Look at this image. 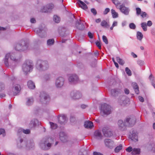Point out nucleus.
<instances>
[{"mask_svg": "<svg viewBox=\"0 0 155 155\" xmlns=\"http://www.w3.org/2000/svg\"><path fill=\"white\" fill-rule=\"evenodd\" d=\"M13 55V53H8L6 54L4 61L6 67L12 68L16 65L18 60L15 58Z\"/></svg>", "mask_w": 155, "mask_h": 155, "instance_id": "1", "label": "nucleus"}, {"mask_svg": "<svg viewBox=\"0 0 155 155\" xmlns=\"http://www.w3.org/2000/svg\"><path fill=\"white\" fill-rule=\"evenodd\" d=\"M53 141V139L51 138L46 137L41 140L40 146L43 150H48L51 147Z\"/></svg>", "mask_w": 155, "mask_h": 155, "instance_id": "2", "label": "nucleus"}, {"mask_svg": "<svg viewBox=\"0 0 155 155\" xmlns=\"http://www.w3.org/2000/svg\"><path fill=\"white\" fill-rule=\"evenodd\" d=\"M25 146L27 150L33 148L35 146L33 141L32 140H30L28 142L27 144L25 141H23L22 139H20L19 140L17 141V147L18 148H22L24 147Z\"/></svg>", "mask_w": 155, "mask_h": 155, "instance_id": "3", "label": "nucleus"}, {"mask_svg": "<svg viewBox=\"0 0 155 155\" xmlns=\"http://www.w3.org/2000/svg\"><path fill=\"white\" fill-rule=\"evenodd\" d=\"M101 114L102 116H107L110 114L111 112V107L106 103L102 104L100 108Z\"/></svg>", "mask_w": 155, "mask_h": 155, "instance_id": "4", "label": "nucleus"}, {"mask_svg": "<svg viewBox=\"0 0 155 155\" xmlns=\"http://www.w3.org/2000/svg\"><path fill=\"white\" fill-rule=\"evenodd\" d=\"M36 68L39 71H45L47 70L49 67L48 62L46 61L41 60H38L36 64Z\"/></svg>", "mask_w": 155, "mask_h": 155, "instance_id": "5", "label": "nucleus"}, {"mask_svg": "<svg viewBox=\"0 0 155 155\" xmlns=\"http://www.w3.org/2000/svg\"><path fill=\"white\" fill-rule=\"evenodd\" d=\"M28 46V44L26 41L21 40L19 44L16 45L15 49L18 51H24L27 49Z\"/></svg>", "mask_w": 155, "mask_h": 155, "instance_id": "6", "label": "nucleus"}, {"mask_svg": "<svg viewBox=\"0 0 155 155\" xmlns=\"http://www.w3.org/2000/svg\"><path fill=\"white\" fill-rule=\"evenodd\" d=\"M33 64L31 61L28 60L25 63L22 65V69L23 71L25 73H27L30 72L33 69Z\"/></svg>", "mask_w": 155, "mask_h": 155, "instance_id": "7", "label": "nucleus"}, {"mask_svg": "<svg viewBox=\"0 0 155 155\" xmlns=\"http://www.w3.org/2000/svg\"><path fill=\"white\" fill-rule=\"evenodd\" d=\"M40 97V101L44 104H46L50 100L49 96L44 91L41 92Z\"/></svg>", "mask_w": 155, "mask_h": 155, "instance_id": "8", "label": "nucleus"}, {"mask_svg": "<svg viewBox=\"0 0 155 155\" xmlns=\"http://www.w3.org/2000/svg\"><path fill=\"white\" fill-rule=\"evenodd\" d=\"M47 30L46 28L45 27L44 24L40 26L38 28H36L35 29L34 31L41 38L43 37L44 36H42L41 34V33H43Z\"/></svg>", "mask_w": 155, "mask_h": 155, "instance_id": "9", "label": "nucleus"}, {"mask_svg": "<svg viewBox=\"0 0 155 155\" xmlns=\"http://www.w3.org/2000/svg\"><path fill=\"white\" fill-rule=\"evenodd\" d=\"M104 143L106 147L110 149H112L115 145L114 141L112 140L109 139H105Z\"/></svg>", "mask_w": 155, "mask_h": 155, "instance_id": "10", "label": "nucleus"}, {"mask_svg": "<svg viewBox=\"0 0 155 155\" xmlns=\"http://www.w3.org/2000/svg\"><path fill=\"white\" fill-rule=\"evenodd\" d=\"M64 78L61 77L58 78L55 81V86L57 88L62 87L64 85Z\"/></svg>", "mask_w": 155, "mask_h": 155, "instance_id": "11", "label": "nucleus"}, {"mask_svg": "<svg viewBox=\"0 0 155 155\" xmlns=\"http://www.w3.org/2000/svg\"><path fill=\"white\" fill-rule=\"evenodd\" d=\"M70 95L71 98L74 99H78L81 97L82 95L81 93L77 91H74L71 92Z\"/></svg>", "mask_w": 155, "mask_h": 155, "instance_id": "12", "label": "nucleus"}, {"mask_svg": "<svg viewBox=\"0 0 155 155\" xmlns=\"http://www.w3.org/2000/svg\"><path fill=\"white\" fill-rule=\"evenodd\" d=\"M118 8L120 11L125 15H128L129 14L130 11L129 8L124 5H120Z\"/></svg>", "mask_w": 155, "mask_h": 155, "instance_id": "13", "label": "nucleus"}, {"mask_svg": "<svg viewBox=\"0 0 155 155\" xmlns=\"http://www.w3.org/2000/svg\"><path fill=\"white\" fill-rule=\"evenodd\" d=\"M102 132L104 136L106 137H110L112 136L113 133L109 128L104 127L103 128Z\"/></svg>", "mask_w": 155, "mask_h": 155, "instance_id": "14", "label": "nucleus"}, {"mask_svg": "<svg viewBox=\"0 0 155 155\" xmlns=\"http://www.w3.org/2000/svg\"><path fill=\"white\" fill-rule=\"evenodd\" d=\"M118 128L121 131L126 130V126L127 125L126 122L124 123L122 120H119L118 122Z\"/></svg>", "mask_w": 155, "mask_h": 155, "instance_id": "15", "label": "nucleus"}, {"mask_svg": "<svg viewBox=\"0 0 155 155\" xmlns=\"http://www.w3.org/2000/svg\"><path fill=\"white\" fill-rule=\"evenodd\" d=\"M78 79V76L75 74H70L68 79L69 82L71 84L76 83Z\"/></svg>", "mask_w": 155, "mask_h": 155, "instance_id": "16", "label": "nucleus"}, {"mask_svg": "<svg viewBox=\"0 0 155 155\" xmlns=\"http://www.w3.org/2000/svg\"><path fill=\"white\" fill-rule=\"evenodd\" d=\"M67 121L66 116L64 114L60 115L58 119V122L61 125H64Z\"/></svg>", "mask_w": 155, "mask_h": 155, "instance_id": "17", "label": "nucleus"}, {"mask_svg": "<svg viewBox=\"0 0 155 155\" xmlns=\"http://www.w3.org/2000/svg\"><path fill=\"white\" fill-rule=\"evenodd\" d=\"M136 120L135 117L127 118L126 121L127 123V125L130 126H132L135 124Z\"/></svg>", "mask_w": 155, "mask_h": 155, "instance_id": "18", "label": "nucleus"}, {"mask_svg": "<svg viewBox=\"0 0 155 155\" xmlns=\"http://www.w3.org/2000/svg\"><path fill=\"white\" fill-rule=\"evenodd\" d=\"M54 7V5L52 3L47 5L43 7L41 11L44 12H47L49 11Z\"/></svg>", "mask_w": 155, "mask_h": 155, "instance_id": "19", "label": "nucleus"}, {"mask_svg": "<svg viewBox=\"0 0 155 155\" xmlns=\"http://www.w3.org/2000/svg\"><path fill=\"white\" fill-rule=\"evenodd\" d=\"M129 100L125 96H122L119 101L120 104L122 105H125L129 102Z\"/></svg>", "mask_w": 155, "mask_h": 155, "instance_id": "20", "label": "nucleus"}, {"mask_svg": "<svg viewBox=\"0 0 155 155\" xmlns=\"http://www.w3.org/2000/svg\"><path fill=\"white\" fill-rule=\"evenodd\" d=\"M59 138L63 142H65L67 141V136L64 132H60L59 134Z\"/></svg>", "mask_w": 155, "mask_h": 155, "instance_id": "21", "label": "nucleus"}, {"mask_svg": "<svg viewBox=\"0 0 155 155\" xmlns=\"http://www.w3.org/2000/svg\"><path fill=\"white\" fill-rule=\"evenodd\" d=\"M131 138L132 140L136 142L138 141L137 133L136 130H134L132 131V132L131 133Z\"/></svg>", "mask_w": 155, "mask_h": 155, "instance_id": "22", "label": "nucleus"}, {"mask_svg": "<svg viewBox=\"0 0 155 155\" xmlns=\"http://www.w3.org/2000/svg\"><path fill=\"white\" fill-rule=\"evenodd\" d=\"M94 136L95 139L98 140L101 139L103 137L101 131L99 130H96L94 132Z\"/></svg>", "mask_w": 155, "mask_h": 155, "instance_id": "23", "label": "nucleus"}, {"mask_svg": "<svg viewBox=\"0 0 155 155\" xmlns=\"http://www.w3.org/2000/svg\"><path fill=\"white\" fill-rule=\"evenodd\" d=\"M13 90V94L14 95H17L20 91L21 87L19 85L17 84L15 86Z\"/></svg>", "mask_w": 155, "mask_h": 155, "instance_id": "24", "label": "nucleus"}, {"mask_svg": "<svg viewBox=\"0 0 155 155\" xmlns=\"http://www.w3.org/2000/svg\"><path fill=\"white\" fill-rule=\"evenodd\" d=\"M79 7L84 10H86L87 8V5L83 2L80 0H78L77 3Z\"/></svg>", "mask_w": 155, "mask_h": 155, "instance_id": "25", "label": "nucleus"}, {"mask_svg": "<svg viewBox=\"0 0 155 155\" xmlns=\"http://www.w3.org/2000/svg\"><path fill=\"white\" fill-rule=\"evenodd\" d=\"M121 90L118 89H114L111 90V93L112 95L116 96L120 93Z\"/></svg>", "mask_w": 155, "mask_h": 155, "instance_id": "26", "label": "nucleus"}, {"mask_svg": "<svg viewBox=\"0 0 155 155\" xmlns=\"http://www.w3.org/2000/svg\"><path fill=\"white\" fill-rule=\"evenodd\" d=\"M84 127L87 128H91L93 126V123L90 121H86L84 123Z\"/></svg>", "mask_w": 155, "mask_h": 155, "instance_id": "27", "label": "nucleus"}, {"mask_svg": "<svg viewBox=\"0 0 155 155\" xmlns=\"http://www.w3.org/2000/svg\"><path fill=\"white\" fill-rule=\"evenodd\" d=\"M76 26L77 28L80 30H82L84 28V26L83 23L78 21L76 22Z\"/></svg>", "mask_w": 155, "mask_h": 155, "instance_id": "28", "label": "nucleus"}, {"mask_svg": "<svg viewBox=\"0 0 155 155\" xmlns=\"http://www.w3.org/2000/svg\"><path fill=\"white\" fill-rule=\"evenodd\" d=\"M27 85L28 88L30 89H33L35 87L34 83L31 80L28 81Z\"/></svg>", "mask_w": 155, "mask_h": 155, "instance_id": "29", "label": "nucleus"}, {"mask_svg": "<svg viewBox=\"0 0 155 155\" xmlns=\"http://www.w3.org/2000/svg\"><path fill=\"white\" fill-rule=\"evenodd\" d=\"M132 86L134 88L135 93L137 94H139V90L138 86L137 84L135 82H133L132 84Z\"/></svg>", "mask_w": 155, "mask_h": 155, "instance_id": "30", "label": "nucleus"}, {"mask_svg": "<svg viewBox=\"0 0 155 155\" xmlns=\"http://www.w3.org/2000/svg\"><path fill=\"white\" fill-rule=\"evenodd\" d=\"M101 25L102 27L105 28H107L110 26L109 22V21H107L105 20H103L101 22Z\"/></svg>", "mask_w": 155, "mask_h": 155, "instance_id": "31", "label": "nucleus"}, {"mask_svg": "<svg viewBox=\"0 0 155 155\" xmlns=\"http://www.w3.org/2000/svg\"><path fill=\"white\" fill-rule=\"evenodd\" d=\"M27 101L26 102V105L28 106H29L32 104L34 101V100L32 97H30L28 98L27 99Z\"/></svg>", "mask_w": 155, "mask_h": 155, "instance_id": "32", "label": "nucleus"}, {"mask_svg": "<svg viewBox=\"0 0 155 155\" xmlns=\"http://www.w3.org/2000/svg\"><path fill=\"white\" fill-rule=\"evenodd\" d=\"M143 35L140 31H137V39L141 41L143 38Z\"/></svg>", "mask_w": 155, "mask_h": 155, "instance_id": "33", "label": "nucleus"}, {"mask_svg": "<svg viewBox=\"0 0 155 155\" xmlns=\"http://www.w3.org/2000/svg\"><path fill=\"white\" fill-rule=\"evenodd\" d=\"M38 122V120L36 119H34L30 122V127H31L35 126L37 123Z\"/></svg>", "mask_w": 155, "mask_h": 155, "instance_id": "34", "label": "nucleus"}, {"mask_svg": "<svg viewBox=\"0 0 155 155\" xmlns=\"http://www.w3.org/2000/svg\"><path fill=\"white\" fill-rule=\"evenodd\" d=\"M140 149L139 148H134L133 149L131 153L132 155H136L139 154L140 152Z\"/></svg>", "mask_w": 155, "mask_h": 155, "instance_id": "35", "label": "nucleus"}, {"mask_svg": "<svg viewBox=\"0 0 155 155\" xmlns=\"http://www.w3.org/2000/svg\"><path fill=\"white\" fill-rule=\"evenodd\" d=\"M111 13L113 18H115L118 17V14L114 10L112 9L111 10Z\"/></svg>", "mask_w": 155, "mask_h": 155, "instance_id": "36", "label": "nucleus"}, {"mask_svg": "<svg viewBox=\"0 0 155 155\" xmlns=\"http://www.w3.org/2000/svg\"><path fill=\"white\" fill-rule=\"evenodd\" d=\"M141 27L144 31H146L147 30V24L145 22H142L141 24Z\"/></svg>", "mask_w": 155, "mask_h": 155, "instance_id": "37", "label": "nucleus"}, {"mask_svg": "<svg viewBox=\"0 0 155 155\" xmlns=\"http://www.w3.org/2000/svg\"><path fill=\"white\" fill-rule=\"evenodd\" d=\"M122 144H120L119 146H117L114 149L115 152L116 153H118L122 149Z\"/></svg>", "mask_w": 155, "mask_h": 155, "instance_id": "38", "label": "nucleus"}, {"mask_svg": "<svg viewBox=\"0 0 155 155\" xmlns=\"http://www.w3.org/2000/svg\"><path fill=\"white\" fill-rule=\"evenodd\" d=\"M53 19L56 23H58L60 21V18L57 15H54Z\"/></svg>", "mask_w": 155, "mask_h": 155, "instance_id": "39", "label": "nucleus"}, {"mask_svg": "<svg viewBox=\"0 0 155 155\" xmlns=\"http://www.w3.org/2000/svg\"><path fill=\"white\" fill-rule=\"evenodd\" d=\"M54 41L53 39H50L48 40L47 41V44L48 46H51L52 45L54 42Z\"/></svg>", "mask_w": 155, "mask_h": 155, "instance_id": "40", "label": "nucleus"}, {"mask_svg": "<svg viewBox=\"0 0 155 155\" xmlns=\"http://www.w3.org/2000/svg\"><path fill=\"white\" fill-rule=\"evenodd\" d=\"M116 60L118 63L121 65H123L124 64V61L122 59H120L119 57H116Z\"/></svg>", "mask_w": 155, "mask_h": 155, "instance_id": "41", "label": "nucleus"}, {"mask_svg": "<svg viewBox=\"0 0 155 155\" xmlns=\"http://www.w3.org/2000/svg\"><path fill=\"white\" fill-rule=\"evenodd\" d=\"M122 5H130V2L128 0H122Z\"/></svg>", "mask_w": 155, "mask_h": 155, "instance_id": "42", "label": "nucleus"}, {"mask_svg": "<svg viewBox=\"0 0 155 155\" xmlns=\"http://www.w3.org/2000/svg\"><path fill=\"white\" fill-rule=\"evenodd\" d=\"M50 125L52 129H55L57 127V125L56 124H55L51 122H49Z\"/></svg>", "mask_w": 155, "mask_h": 155, "instance_id": "43", "label": "nucleus"}, {"mask_svg": "<svg viewBox=\"0 0 155 155\" xmlns=\"http://www.w3.org/2000/svg\"><path fill=\"white\" fill-rule=\"evenodd\" d=\"M137 64L140 66H143L144 64V61L141 60H138L137 61Z\"/></svg>", "mask_w": 155, "mask_h": 155, "instance_id": "44", "label": "nucleus"}, {"mask_svg": "<svg viewBox=\"0 0 155 155\" xmlns=\"http://www.w3.org/2000/svg\"><path fill=\"white\" fill-rule=\"evenodd\" d=\"M149 79L151 81L152 84H153V83H155V79L154 77L151 74L150 75Z\"/></svg>", "mask_w": 155, "mask_h": 155, "instance_id": "45", "label": "nucleus"}, {"mask_svg": "<svg viewBox=\"0 0 155 155\" xmlns=\"http://www.w3.org/2000/svg\"><path fill=\"white\" fill-rule=\"evenodd\" d=\"M125 71L127 74L129 76H130L131 75V71L127 67H126L125 68Z\"/></svg>", "mask_w": 155, "mask_h": 155, "instance_id": "46", "label": "nucleus"}, {"mask_svg": "<svg viewBox=\"0 0 155 155\" xmlns=\"http://www.w3.org/2000/svg\"><path fill=\"white\" fill-rule=\"evenodd\" d=\"M149 146L150 147L152 148L151 150L154 152H155V145L154 143H152Z\"/></svg>", "mask_w": 155, "mask_h": 155, "instance_id": "47", "label": "nucleus"}, {"mask_svg": "<svg viewBox=\"0 0 155 155\" xmlns=\"http://www.w3.org/2000/svg\"><path fill=\"white\" fill-rule=\"evenodd\" d=\"M130 28L132 29H135L136 28V25L134 23H130L129 24Z\"/></svg>", "mask_w": 155, "mask_h": 155, "instance_id": "48", "label": "nucleus"}, {"mask_svg": "<svg viewBox=\"0 0 155 155\" xmlns=\"http://www.w3.org/2000/svg\"><path fill=\"white\" fill-rule=\"evenodd\" d=\"M112 2L116 6H117L120 4V2L118 0H112Z\"/></svg>", "mask_w": 155, "mask_h": 155, "instance_id": "49", "label": "nucleus"}, {"mask_svg": "<svg viewBox=\"0 0 155 155\" xmlns=\"http://www.w3.org/2000/svg\"><path fill=\"white\" fill-rule=\"evenodd\" d=\"M102 39L103 41L106 44H107L108 43V40L106 37L105 35H103L102 36Z\"/></svg>", "mask_w": 155, "mask_h": 155, "instance_id": "50", "label": "nucleus"}, {"mask_svg": "<svg viewBox=\"0 0 155 155\" xmlns=\"http://www.w3.org/2000/svg\"><path fill=\"white\" fill-rule=\"evenodd\" d=\"M136 14L137 15H138L141 14V10L139 8H136Z\"/></svg>", "mask_w": 155, "mask_h": 155, "instance_id": "51", "label": "nucleus"}, {"mask_svg": "<svg viewBox=\"0 0 155 155\" xmlns=\"http://www.w3.org/2000/svg\"><path fill=\"white\" fill-rule=\"evenodd\" d=\"M2 135L3 136L5 135V130L3 129H0V135Z\"/></svg>", "mask_w": 155, "mask_h": 155, "instance_id": "52", "label": "nucleus"}, {"mask_svg": "<svg viewBox=\"0 0 155 155\" xmlns=\"http://www.w3.org/2000/svg\"><path fill=\"white\" fill-rule=\"evenodd\" d=\"M96 45L100 49H101V45L100 42L98 41L96 42Z\"/></svg>", "mask_w": 155, "mask_h": 155, "instance_id": "53", "label": "nucleus"}, {"mask_svg": "<svg viewBox=\"0 0 155 155\" xmlns=\"http://www.w3.org/2000/svg\"><path fill=\"white\" fill-rule=\"evenodd\" d=\"M91 12L93 13L94 15H96L97 14V12L96 9L94 8H91Z\"/></svg>", "mask_w": 155, "mask_h": 155, "instance_id": "54", "label": "nucleus"}, {"mask_svg": "<svg viewBox=\"0 0 155 155\" xmlns=\"http://www.w3.org/2000/svg\"><path fill=\"white\" fill-rule=\"evenodd\" d=\"M23 129L21 128H19L18 130V134H21V133H22V132H23Z\"/></svg>", "mask_w": 155, "mask_h": 155, "instance_id": "55", "label": "nucleus"}, {"mask_svg": "<svg viewBox=\"0 0 155 155\" xmlns=\"http://www.w3.org/2000/svg\"><path fill=\"white\" fill-rule=\"evenodd\" d=\"M133 149L132 147H129L126 149V150L127 152H130L131 151H132Z\"/></svg>", "mask_w": 155, "mask_h": 155, "instance_id": "56", "label": "nucleus"}, {"mask_svg": "<svg viewBox=\"0 0 155 155\" xmlns=\"http://www.w3.org/2000/svg\"><path fill=\"white\" fill-rule=\"evenodd\" d=\"M110 9L108 8H106L104 11L103 12V14H104V15H106L107 14V13L109 12L110 11Z\"/></svg>", "mask_w": 155, "mask_h": 155, "instance_id": "57", "label": "nucleus"}, {"mask_svg": "<svg viewBox=\"0 0 155 155\" xmlns=\"http://www.w3.org/2000/svg\"><path fill=\"white\" fill-rule=\"evenodd\" d=\"M30 132V131L29 129H27L26 130L23 129V133L25 134H29Z\"/></svg>", "mask_w": 155, "mask_h": 155, "instance_id": "58", "label": "nucleus"}, {"mask_svg": "<svg viewBox=\"0 0 155 155\" xmlns=\"http://www.w3.org/2000/svg\"><path fill=\"white\" fill-rule=\"evenodd\" d=\"M4 85L2 83L0 82V91L4 89Z\"/></svg>", "mask_w": 155, "mask_h": 155, "instance_id": "59", "label": "nucleus"}, {"mask_svg": "<svg viewBox=\"0 0 155 155\" xmlns=\"http://www.w3.org/2000/svg\"><path fill=\"white\" fill-rule=\"evenodd\" d=\"M88 36L90 38H93V34L90 32H88Z\"/></svg>", "mask_w": 155, "mask_h": 155, "instance_id": "60", "label": "nucleus"}, {"mask_svg": "<svg viewBox=\"0 0 155 155\" xmlns=\"http://www.w3.org/2000/svg\"><path fill=\"white\" fill-rule=\"evenodd\" d=\"M147 26L150 27L152 25V23L151 21H147Z\"/></svg>", "mask_w": 155, "mask_h": 155, "instance_id": "61", "label": "nucleus"}, {"mask_svg": "<svg viewBox=\"0 0 155 155\" xmlns=\"http://www.w3.org/2000/svg\"><path fill=\"white\" fill-rule=\"evenodd\" d=\"M147 13L145 12H142L141 14V15L142 18H144L146 17Z\"/></svg>", "mask_w": 155, "mask_h": 155, "instance_id": "62", "label": "nucleus"}, {"mask_svg": "<svg viewBox=\"0 0 155 155\" xmlns=\"http://www.w3.org/2000/svg\"><path fill=\"white\" fill-rule=\"evenodd\" d=\"M138 98L140 102H143L144 101V98L142 96H139Z\"/></svg>", "mask_w": 155, "mask_h": 155, "instance_id": "63", "label": "nucleus"}, {"mask_svg": "<svg viewBox=\"0 0 155 155\" xmlns=\"http://www.w3.org/2000/svg\"><path fill=\"white\" fill-rule=\"evenodd\" d=\"M117 22L116 21H114L113 22L112 25L113 27L117 26Z\"/></svg>", "mask_w": 155, "mask_h": 155, "instance_id": "64", "label": "nucleus"}]
</instances>
